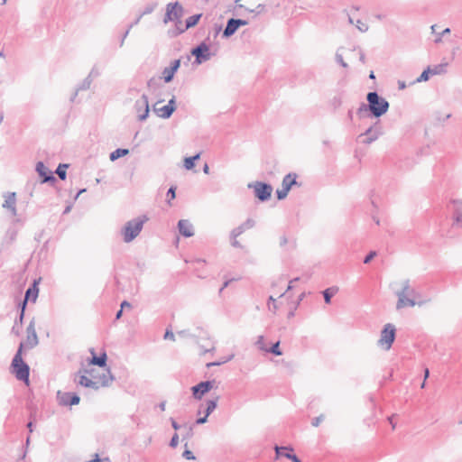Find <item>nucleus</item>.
Here are the masks:
<instances>
[{
    "label": "nucleus",
    "instance_id": "30",
    "mask_svg": "<svg viewBox=\"0 0 462 462\" xmlns=\"http://www.w3.org/2000/svg\"><path fill=\"white\" fill-rule=\"evenodd\" d=\"M129 153V150L126 148H117L109 154L111 162H115L117 159L124 157Z\"/></svg>",
    "mask_w": 462,
    "mask_h": 462
},
{
    "label": "nucleus",
    "instance_id": "33",
    "mask_svg": "<svg viewBox=\"0 0 462 462\" xmlns=\"http://www.w3.org/2000/svg\"><path fill=\"white\" fill-rule=\"evenodd\" d=\"M26 409L29 411V419L36 420L38 414V407L32 401H29L26 403Z\"/></svg>",
    "mask_w": 462,
    "mask_h": 462
},
{
    "label": "nucleus",
    "instance_id": "17",
    "mask_svg": "<svg viewBox=\"0 0 462 462\" xmlns=\"http://www.w3.org/2000/svg\"><path fill=\"white\" fill-rule=\"evenodd\" d=\"M89 353L91 354V357L88 358V364L89 365H97L101 368H105L107 366V355L105 350H103L98 356L97 355L95 349L91 347L89 349Z\"/></svg>",
    "mask_w": 462,
    "mask_h": 462
},
{
    "label": "nucleus",
    "instance_id": "47",
    "mask_svg": "<svg viewBox=\"0 0 462 462\" xmlns=\"http://www.w3.org/2000/svg\"><path fill=\"white\" fill-rule=\"evenodd\" d=\"M267 305L269 310L275 311L277 310L276 300L273 296L268 298Z\"/></svg>",
    "mask_w": 462,
    "mask_h": 462
},
{
    "label": "nucleus",
    "instance_id": "8",
    "mask_svg": "<svg viewBox=\"0 0 462 462\" xmlns=\"http://www.w3.org/2000/svg\"><path fill=\"white\" fill-rule=\"evenodd\" d=\"M190 53L194 56L193 65H200L211 59L214 55L210 51L209 44L206 41L201 42L190 50Z\"/></svg>",
    "mask_w": 462,
    "mask_h": 462
},
{
    "label": "nucleus",
    "instance_id": "24",
    "mask_svg": "<svg viewBox=\"0 0 462 462\" xmlns=\"http://www.w3.org/2000/svg\"><path fill=\"white\" fill-rule=\"evenodd\" d=\"M238 26L236 25L235 22V18H229L226 22V25L222 32V38L223 39H228L232 35L236 33V32L238 30Z\"/></svg>",
    "mask_w": 462,
    "mask_h": 462
},
{
    "label": "nucleus",
    "instance_id": "56",
    "mask_svg": "<svg viewBox=\"0 0 462 462\" xmlns=\"http://www.w3.org/2000/svg\"><path fill=\"white\" fill-rule=\"evenodd\" d=\"M30 440H31V438H30V435L27 436L26 438V441H25V446L23 447V454L21 455L20 458L21 459H24L25 457H26V454H27V448L29 447V444H30Z\"/></svg>",
    "mask_w": 462,
    "mask_h": 462
},
{
    "label": "nucleus",
    "instance_id": "29",
    "mask_svg": "<svg viewBox=\"0 0 462 462\" xmlns=\"http://www.w3.org/2000/svg\"><path fill=\"white\" fill-rule=\"evenodd\" d=\"M338 291V288L336 286H332L329 288L325 289L322 291V295L324 297V300L327 304H329L331 302L332 297Z\"/></svg>",
    "mask_w": 462,
    "mask_h": 462
},
{
    "label": "nucleus",
    "instance_id": "4",
    "mask_svg": "<svg viewBox=\"0 0 462 462\" xmlns=\"http://www.w3.org/2000/svg\"><path fill=\"white\" fill-rule=\"evenodd\" d=\"M149 220L146 215L139 216L127 221L121 228V235L125 243H130L134 240L141 233L144 223Z\"/></svg>",
    "mask_w": 462,
    "mask_h": 462
},
{
    "label": "nucleus",
    "instance_id": "22",
    "mask_svg": "<svg viewBox=\"0 0 462 462\" xmlns=\"http://www.w3.org/2000/svg\"><path fill=\"white\" fill-rule=\"evenodd\" d=\"M16 199H15V192H9L5 196V202L3 204V208H7L10 210L12 216H16L17 210L15 207Z\"/></svg>",
    "mask_w": 462,
    "mask_h": 462
},
{
    "label": "nucleus",
    "instance_id": "49",
    "mask_svg": "<svg viewBox=\"0 0 462 462\" xmlns=\"http://www.w3.org/2000/svg\"><path fill=\"white\" fill-rule=\"evenodd\" d=\"M255 345L257 346V347L262 350V351H265L266 347H265V345H264V337L263 336H259L257 337V340L255 342Z\"/></svg>",
    "mask_w": 462,
    "mask_h": 462
},
{
    "label": "nucleus",
    "instance_id": "10",
    "mask_svg": "<svg viewBox=\"0 0 462 462\" xmlns=\"http://www.w3.org/2000/svg\"><path fill=\"white\" fill-rule=\"evenodd\" d=\"M248 188H254V196L261 202L269 200L272 196L273 187L269 183L256 181L254 184L249 183Z\"/></svg>",
    "mask_w": 462,
    "mask_h": 462
},
{
    "label": "nucleus",
    "instance_id": "9",
    "mask_svg": "<svg viewBox=\"0 0 462 462\" xmlns=\"http://www.w3.org/2000/svg\"><path fill=\"white\" fill-rule=\"evenodd\" d=\"M297 177L298 175L295 172H290L284 176L282 182V189H276V197L278 200L284 199L288 196L292 186L300 185L297 182Z\"/></svg>",
    "mask_w": 462,
    "mask_h": 462
},
{
    "label": "nucleus",
    "instance_id": "41",
    "mask_svg": "<svg viewBox=\"0 0 462 462\" xmlns=\"http://www.w3.org/2000/svg\"><path fill=\"white\" fill-rule=\"evenodd\" d=\"M157 7V3L152 2L148 4L143 10L141 12L140 15L143 17L145 14H149L154 11V9Z\"/></svg>",
    "mask_w": 462,
    "mask_h": 462
},
{
    "label": "nucleus",
    "instance_id": "57",
    "mask_svg": "<svg viewBox=\"0 0 462 462\" xmlns=\"http://www.w3.org/2000/svg\"><path fill=\"white\" fill-rule=\"evenodd\" d=\"M163 338L174 341L175 340V336H174L173 332L171 329L167 328L165 333H164Z\"/></svg>",
    "mask_w": 462,
    "mask_h": 462
},
{
    "label": "nucleus",
    "instance_id": "11",
    "mask_svg": "<svg viewBox=\"0 0 462 462\" xmlns=\"http://www.w3.org/2000/svg\"><path fill=\"white\" fill-rule=\"evenodd\" d=\"M35 171L39 175L41 184L48 183L51 186H54L57 182L53 172L49 170L43 162L40 161L36 163Z\"/></svg>",
    "mask_w": 462,
    "mask_h": 462
},
{
    "label": "nucleus",
    "instance_id": "19",
    "mask_svg": "<svg viewBox=\"0 0 462 462\" xmlns=\"http://www.w3.org/2000/svg\"><path fill=\"white\" fill-rule=\"evenodd\" d=\"M396 296L398 297V300L396 303V309L401 310L404 307H414L416 304L422 305L423 302H416L414 299H411L405 296V291H399L396 292Z\"/></svg>",
    "mask_w": 462,
    "mask_h": 462
},
{
    "label": "nucleus",
    "instance_id": "45",
    "mask_svg": "<svg viewBox=\"0 0 462 462\" xmlns=\"http://www.w3.org/2000/svg\"><path fill=\"white\" fill-rule=\"evenodd\" d=\"M160 81H161V78H151L148 81H147V87L149 88H156L157 87H159L160 85Z\"/></svg>",
    "mask_w": 462,
    "mask_h": 462
},
{
    "label": "nucleus",
    "instance_id": "62",
    "mask_svg": "<svg viewBox=\"0 0 462 462\" xmlns=\"http://www.w3.org/2000/svg\"><path fill=\"white\" fill-rule=\"evenodd\" d=\"M336 60L338 64H340L343 68H347V64L344 61L341 54H336Z\"/></svg>",
    "mask_w": 462,
    "mask_h": 462
},
{
    "label": "nucleus",
    "instance_id": "53",
    "mask_svg": "<svg viewBox=\"0 0 462 462\" xmlns=\"http://www.w3.org/2000/svg\"><path fill=\"white\" fill-rule=\"evenodd\" d=\"M182 457L187 459V460H195L196 459V457L194 456L193 452L190 451L189 449L186 448L183 453H182Z\"/></svg>",
    "mask_w": 462,
    "mask_h": 462
},
{
    "label": "nucleus",
    "instance_id": "13",
    "mask_svg": "<svg viewBox=\"0 0 462 462\" xmlns=\"http://www.w3.org/2000/svg\"><path fill=\"white\" fill-rule=\"evenodd\" d=\"M446 67H447V63L438 64V65H435L434 67L428 66L421 72V74L412 82V84L426 82L430 79V76L439 75V74L446 72Z\"/></svg>",
    "mask_w": 462,
    "mask_h": 462
},
{
    "label": "nucleus",
    "instance_id": "23",
    "mask_svg": "<svg viewBox=\"0 0 462 462\" xmlns=\"http://www.w3.org/2000/svg\"><path fill=\"white\" fill-rule=\"evenodd\" d=\"M39 295L38 281L34 280L33 282L25 291L24 297L32 302H35Z\"/></svg>",
    "mask_w": 462,
    "mask_h": 462
},
{
    "label": "nucleus",
    "instance_id": "37",
    "mask_svg": "<svg viewBox=\"0 0 462 462\" xmlns=\"http://www.w3.org/2000/svg\"><path fill=\"white\" fill-rule=\"evenodd\" d=\"M267 353L273 354L274 356H282V352L280 348V341L273 343L269 348L266 347L265 351Z\"/></svg>",
    "mask_w": 462,
    "mask_h": 462
},
{
    "label": "nucleus",
    "instance_id": "35",
    "mask_svg": "<svg viewBox=\"0 0 462 462\" xmlns=\"http://www.w3.org/2000/svg\"><path fill=\"white\" fill-rule=\"evenodd\" d=\"M69 167V164L66 163H60L55 171V173L58 175V177L64 180L67 178V169Z\"/></svg>",
    "mask_w": 462,
    "mask_h": 462
},
{
    "label": "nucleus",
    "instance_id": "61",
    "mask_svg": "<svg viewBox=\"0 0 462 462\" xmlns=\"http://www.w3.org/2000/svg\"><path fill=\"white\" fill-rule=\"evenodd\" d=\"M36 420L29 419L28 423L26 424V427L28 429L29 434L32 433L34 430V423Z\"/></svg>",
    "mask_w": 462,
    "mask_h": 462
},
{
    "label": "nucleus",
    "instance_id": "14",
    "mask_svg": "<svg viewBox=\"0 0 462 462\" xmlns=\"http://www.w3.org/2000/svg\"><path fill=\"white\" fill-rule=\"evenodd\" d=\"M134 110L137 113V118L139 121L143 122L148 118L150 114V106L147 95L143 94L141 98L135 101Z\"/></svg>",
    "mask_w": 462,
    "mask_h": 462
},
{
    "label": "nucleus",
    "instance_id": "54",
    "mask_svg": "<svg viewBox=\"0 0 462 462\" xmlns=\"http://www.w3.org/2000/svg\"><path fill=\"white\" fill-rule=\"evenodd\" d=\"M324 419H325V416L323 414H320L319 416L312 419L311 425L313 427H318L324 420Z\"/></svg>",
    "mask_w": 462,
    "mask_h": 462
},
{
    "label": "nucleus",
    "instance_id": "44",
    "mask_svg": "<svg viewBox=\"0 0 462 462\" xmlns=\"http://www.w3.org/2000/svg\"><path fill=\"white\" fill-rule=\"evenodd\" d=\"M17 236V230L14 227H9L6 231L5 236L9 238L10 242L15 240Z\"/></svg>",
    "mask_w": 462,
    "mask_h": 462
},
{
    "label": "nucleus",
    "instance_id": "60",
    "mask_svg": "<svg viewBox=\"0 0 462 462\" xmlns=\"http://www.w3.org/2000/svg\"><path fill=\"white\" fill-rule=\"evenodd\" d=\"M193 436V427L189 426L187 432L182 436V440L190 439Z\"/></svg>",
    "mask_w": 462,
    "mask_h": 462
},
{
    "label": "nucleus",
    "instance_id": "63",
    "mask_svg": "<svg viewBox=\"0 0 462 462\" xmlns=\"http://www.w3.org/2000/svg\"><path fill=\"white\" fill-rule=\"evenodd\" d=\"M235 22H236V25L238 26V28L240 26H244V25L248 24V21L247 20H244V19L235 18Z\"/></svg>",
    "mask_w": 462,
    "mask_h": 462
},
{
    "label": "nucleus",
    "instance_id": "18",
    "mask_svg": "<svg viewBox=\"0 0 462 462\" xmlns=\"http://www.w3.org/2000/svg\"><path fill=\"white\" fill-rule=\"evenodd\" d=\"M27 338H26V347L29 349L33 348L39 343L37 333L35 330V323L34 319H32L26 328Z\"/></svg>",
    "mask_w": 462,
    "mask_h": 462
},
{
    "label": "nucleus",
    "instance_id": "34",
    "mask_svg": "<svg viewBox=\"0 0 462 462\" xmlns=\"http://www.w3.org/2000/svg\"><path fill=\"white\" fill-rule=\"evenodd\" d=\"M343 103L342 94L336 95L329 101V106L333 108L334 111L337 110Z\"/></svg>",
    "mask_w": 462,
    "mask_h": 462
},
{
    "label": "nucleus",
    "instance_id": "32",
    "mask_svg": "<svg viewBox=\"0 0 462 462\" xmlns=\"http://www.w3.org/2000/svg\"><path fill=\"white\" fill-rule=\"evenodd\" d=\"M176 74L175 70L171 68V66H168L164 68L162 70V79L165 83H170L173 80L174 75Z\"/></svg>",
    "mask_w": 462,
    "mask_h": 462
},
{
    "label": "nucleus",
    "instance_id": "2",
    "mask_svg": "<svg viewBox=\"0 0 462 462\" xmlns=\"http://www.w3.org/2000/svg\"><path fill=\"white\" fill-rule=\"evenodd\" d=\"M24 343L21 342L11 363V372L15 378L28 384L30 382V366L23 359Z\"/></svg>",
    "mask_w": 462,
    "mask_h": 462
},
{
    "label": "nucleus",
    "instance_id": "38",
    "mask_svg": "<svg viewBox=\"0 0 462 462\" xmlns=\"http://www.w3.org/2000/svg\"><path fill=\"white\" fill-rule=\"evenodd\" d=\"M365 113H370V108L367 106V103H361L356 110V115L361 119L367 116Z\"/></svg>",
    "mask_w": 462,
    "mask_h": 462
},
{
    "label": "nucleus",
    "instance_id": "36",
    "mask_svg": "<svg viewBox=\"0 0 462 462\" xmlns=\"http://www.w3.org/2000/svg\"><path fill=\"white\" fill-rule=\"evenodd\" d=\"M453 224L462 227V210L460 208H455L454 209Z\"/></svg>",
    "mask_w": 462,
    "mask_h": 462
},
{
    "label": "nucleus",
    "instance_id": "5",
    "mask_svg": "<svg viewBox=\"0 0 462 462\" xmlns=\"http://www.w3.org/2000/svg\"><path fill=\"white\" fill-rule=\"evenodd\" d=\"M383 134V127L381 120H376L364 133L357 136V141L363 144L369 145Z\"/></svg>",
    "mask_w": 462,
    "mask_h": 462
},
{
    "label": "nucleus",
    "instance_id": "3",
    "mask_svg": "<svg viewBox=\"0 0 462 462\" xmlns=\"http://www.w3.org/2000/svg\"><path fill=\"white\" fill-rule=\"evenodd\" d=\"M367 106L370 108V113L367 117L376 118L377 120L385 115L389 110L390 104L376 91H371L366 94Z\"/></svg>",
    "mask_w": 462,
    "mask_h": 462
},
{
    "label": "nucleus",
    "instance_id": "6",
    "mask_svg": "<svg viewBox=\"0 0 462 462\" xmlns=\"http://www.w3.org/2000/svg\"><path fill=\"white\" fill-rule=\"evenodd\" d=\"M396 338V328L392 323L385 324L381 332L377 346L384 350H390Z\"/></svg>",
    "mask_w": 462,
    "mask_h": 462
},
{
    "label": "nucleus",
    "instance_id": "64",
    "mask_svg": "<svg viewBox=\"0 0 462 462\" xmlns=\"http://www.w3.org/2000/svg\"><path fill=\"white\" fill-rule=\"evenodd\" d=\"M208 417L206 414L203 417H199L196 420L195 423L198 425L204 424L208 421Z\"/></svg>",
    "mask_w": 462,
    "mask_h": 462
},
{
    "label": "nucleus",
    "instance_id": "25",
    "mask_svg": "<svg viewBox=\"0 0 462 462\" xmlns=\"http://www.w3.org/2000/svg\"><path fill=\"white\" fill-rule=\"evenodd\" d=\"M161 101H158L154 106H153V112L161 118H163V119H169L172 114L174 113L167 105L162 106V107H157V104L160 103Z\"/></svg>",
    "mask_w": 462,
    "mask_h": 462
},
{
    "label": "nucleus",
    "instance_id": "39",
    "mask_svg": "<svg viewBox=\"0 0 462 462\" xmlns=\"http://www.w3.org/2000/svg\"><path fill=\"white\" fill-rule=\"evenodd\" d=\"M92 79L88 76L83 81L82 83L79 86V88H77V91L79 90H88L89 89L90 86H91V83H92ZM78 92L75 93L74 97L71 98V100L74 99V97H76Z\"/></svg>",
    "mask_w": 462,
    "mask_h": 462
},
{
    "label": "nucleus",
    "instance_id": "51",
    "mask_svg": "<svg viewBox=\"0 0 462 462\" xmlns=\"http://www.w3.org/2000/svg\"><path fill=\"white\" fill-rule=\"evenodd\" d=\"M377 255L376 251H370L364 258V263H369Z\"/></svg>",
    "mask_w": 462,
    "mask_h": 462
},
{
    "label": "nucleus",
    "instance_id": "28",
    "mask_svg": "<svg viewBox=\"0 0 462 462\" xmlns=\"http://www.w3.org/2000/svg\"><path fill=\"white\" fill-rule=\"evenodd\" d=\"M219 396H216V398L208 400L206 402V409L204 411V413L206 416H209L217 407V402H218Z\"/></svg>",
    "mask_w": 462,
    "mask_h": 462
},
{
    "label": "nucleus",
    "instance_id": "59",
    "mask_svg": "<svg viewBox=\"0 0 462 462\" xmlns=\"http://www.w3.org/2000/svg\"><path fill=\"white\" fill-rule=\"evenodd\" d=\"M167 106L174 112L177 108L176 106V97L172 96V97L168 101Z\"/></svg>",
    "mask_w": 462,
    "mask_h": 462
},
{
    "label": "nucleus",
    "instance_id": "12",
    "mask_svg": "<svg viewBox=\"0 0 462 462\" xmlns=\"http://www.w3.org/2000/svg\"><path fill=\"white\" fill-rule=\"evenodd\" d=\"M216 380L201 381L191 387L192 396L196 400H201L202 397L209 393L215 386Z\"/></svg>",
    "mask_w": 462,
    "mask_h": 462
},
{
    "label": "nucleus",
    "instance_id": "58",
    "mask_svg": "<svg viewBox=\"0 0 462 462\" xmlns=\"http://www.w3.org/2000/svg\"><path fill=\"white\" fill-rule=\"evenodd\" d=\"M170 66L171 69H173V70H175V72H177L180 67V60L177 59V60H172L171 62Z\"/></svg>",
    "mask_w": 462,
    "mask_h": 462
},
{
    "label": "nucleus",
    "instance_id": "46",
    "mask_svg": "<svg viewBox=\"0 0 462 462\" xmlns=\"http://www.w3.org/2000/svg\"><path fill=\"white\" fill-rule=\"evenodd\" d=\"M100 74V69L97 66H94L88 76L93 80L94 79L99 77Z\"/></svg>",
    "mask_w": 462,
    "mask_h": 462
},
{
    "label": "nucleus",
    "instance_id": "31",
    "mask_svg": "<svg viewBox=\"0 0 462 462\" xmlns=\"http://www.w3.org/2000/svg\"><path fill=\"white\" fill-rule=\"evenodd\" d=\"M401 291H405V296L411 297V299H416L419 296V293L410 286V281L406 280L403 282L402 289Z\"/></svg>",
    "mask_w": 462,
    "mask_h": 462
},
{
    "label": "nucleus",
    "instance_id": "7",
    "mask_svg": "<svg viewBox=\"0 0 462 462\" xmlns=\"http://www.w3.org/2000/svg\"><path fill=\"white\" fill-rule=\"evenodd\" d=\"M184 14V8L180 2H171L167 4L166 12L163 17V23L166 24L170 22H174L176 27L181 23V17Z\"/></svg>",
    "mask_w": 462,
    "mask_h": 462
},
{
    "label": "nucleus",
    "instance_id": "21",
    "mask_svg": "<svg viewBox=\"0 0 462 462\" xmlns=\"http://www.w3.org/2000/svg\"><path fill=\"white\" fill-rule=\"evenodd\" d=\"M255 222L252 218H247L244 223L234 228L230 233V238H236L241 236L245 230L254 227Z\"/></svg>",
    "mask_w": 462,
    "mask_h": 462
},
{
    "label": "nucleus",
    "instance_id": "50",
    "mask_svg": "<svg viewBox=\"0 0 462 462\" xmlns=\"http://www.w3.org/2000/svg\"><path fill=\"white\" fill-rule=\"evenodd\" d=\"M356 28L362 32H365L367 30H368V25L367 23H363L361 20H357L356 21Z\"/></svg>",
    "mask_w": 462,
    "mask_h": 462
},
{
    "label": "nucleus",
    "instance_id": "40",
    "mask_svg": "<svg viewBox=\"0 0 462 462\" xmlns=\"http://www.w3.org/2000/svg\"><path fill=\"white\" fill-rule=\"evenodd\" d=\"M28 301L29 300H26L25 298H23V300H19V302L17 303V310H18V314L19 315H22V316L24 317Z\"/></svg>",
    "mask_w": 462,
    "mask_h": 462
},
{
    "label": "nucleus",
    "instance_id": "26",
    "mask_svg": "<svg viewBox=\"0 0 462 462\" xmlns=\"http://www.w3.org/2000/svg\"><path fill=\"white\" fill-rule=\"evenodd\" d=\"M24 317L22 315H17V317L14 319V325L11 328V333L14 334L16 337H19L21 335V329L23 323Z\"/></svg>",
    "mask_w": 462,
    "mask_h": 462
},
{
    "label": "nucleus",
    "instance_id": "1",
    "mask_svg": "<svg viewBox=\"0 0 462 462\" xmlns=\"http://www.w3.org/2000/svg\"><path fill=\"white\" fill-rule=\"evenodd\" d=\"M94 369H79V371L78 372V374H79L78 383L86 388L98 390L100 386L106 387L112 381L115 380V376L112 374L110 368L107 367L106 374H103L102 376H100L101 383L93 381L92 379L88 378L86 374H89L92 377H96V375L94 374Z\"/></svg>",
    "mask_w": 462,
    "mask_h": 462
},
{
    "label": "nucleus",
    "instance_id": "55",
    "mask_svg": "<svg viewBox=\"0 0 462 462\" xmlns=\"http://www.w3.org/2000/svg\"><path fill=\"white\" fill-rule=\"evenodd\" d=\"M166 196L170 200L174 199L176 198V187L171 186L167 191Z\"/></svg>",
    "mask_w": 462,
    "mask_h": 462
},
{
    "label": "nucleus",
    "instance_id": "15",
    "mask_svg": "<svg viewBox=\"0 0 462 462\" xmlns=\"http://www.w3.org/2000/svg\"><path fill=\"white\" fill-rule=\"evenodd\" d=\"M57 399L59 404L61 406H73L79 404L80 402L79 394L72 392L62 393L59 391L57 393Z\"/></svg>",
    "mask_w": 462,
    "mask_h": 462
},
{
    "label": "nucleus",
    "instance_id": "52",
    "mask_svg": "<svg viewBox=\"0 0 462 462\" xmlns=\"http://www.w3.org/2000/svg\"><path fill=\"white\" fill-rule=\"evenodd\" d=\"M179 444V435L178 433H174L170 440L169 446L172 448H175Z\"/></svg>",
    "mask_w": 462,
    "mask_h": 462
},
{
    "label": "nucleus",
    "instance_id": "43",
    "mask_svg": "<svg viewBox=\"0 0 462 462\" xmlns=\"http://www.w3.org/2000/svg\"><path fill=\"white\" fill-rule=\"evenodd\" d=\"M234 357V355H230L228 356L227 357H225L224 359H222V362H219V361H215V362H211V363H208L207 364V366L208 367H211V366H217V365H221L223 364H226V362H229L233 359Z\"/></svg>",
    "mask_w": 462,
    "mask_h": 462
},
{
    "label": "nucleus",
    "instance_id": "42",
    "mask_svg": "<svg viewBox=\"0 0 462 462\" xmlns=\"http://www.w3.org/2000/svg\"><path fill=\"white\" fill-rule=\"evenodd\" d=\"M234 357V355H230L228 356L227 357H225L224 359H222V362H219V361H215V362H211V363H208L207 364V366L208 367H211V366H217V365H221L223 364H226V362H229L233 359Z\"/></svg>",
    "mask_w": 462,
    "mask_h": 462
},
{
    "label": "nucleus",
    "instance_id": "48",
    "mask_svg": "<svg viewBox=\"0 0 462 462\" xmlns=\"http://www.w3.org/2000/svg\"><path fill=\"white\" fill-rule=\"evenodd\" d=\"M448 33H450V29L449 28L444 29L440 33L437 34V37L434 40V42L435 43L441 42H442V37L445 36L446 34H448Z\"/></svg>",
    "mask_w": 462,
    "mask_h": 462
},
{
    "label": "nucleus",
    "instance_id": "20",
    "mask_svg": "<svg viewBox=\"0 0 462 462\" xmlns=\"http://www.w3.org/2000/svg\"><path fill=\"white\" fill-rule=\"evenodd\" d=\"M178 231L183 237L189 238L194 236L193 225L188 219H180L177 224Z\"/></svg>",
    "mask_w": 462,
    "mask_h": 462
},
{
    "label": "nucleus",
    "instance_id": "16",
    "mask_svg": "<svg viewBox=\"0 0 462 462\" xmlns=\"http://www.w3.org/2000/svg\"><path fill=\"white\" fill-rule=\"evenodd\" d=\"M202 15L203 14L200 13V14H193V15L188 17L185 21V27L180 28V27L177 26V28L174 31H172V32L169 31V34L171 36L174 37V36L183 33L188 29L196 26L199 23V20L201 19Z\"/></svg>",
    "mask_w": 462,
    "mask_h": 462
},
{
    "label": "nucleus",
    "instance_id": "27",
    "mask_svg": "<svg viewBox=\"0 0 462 462\" xmlns=\"http://www.w3.org/2000/svg\"><path fill=\"white\" fill-rule=\"evenodd\" d=\"M201 152H198L193 156L186 157L184 159V168L188 171L193 170L196 166V162L199 160Z\"/></svg>",
    "mask_w": 462,
    "mask_h": 462
}]
</instances>
